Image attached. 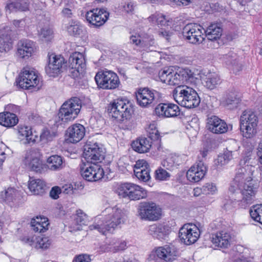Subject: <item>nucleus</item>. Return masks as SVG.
Returning a JSON list of instances; mask_svg holds the SVG:
<instances>
[{"instance_id":"864d4df0","label":"nucleus","mask_w":262,"mask_h":262,"mask_svg":"<svg viewBox=\"0 0 262 262\" xmlns=\"http://www.w3.org/2000/svg\"><path fill=\"white\" fill-rule=\"evenodd\" d=\"M75 220L78 225H85L88 220V216L82 210L79 209L76 211Z\"/></svg>"},{"instance_id":"e433bc0d","label":"nucleus","mask_w":262,"mask_h":262,"mask_svg":"<svg viewBox=\"0 0 262 262\" xmlns=\"http://www.w3.org/2000/svg\"><path fill=\"white\" fill-rule=\"evenodd\" d=\"M28 188L34 195H42L45 192V183L40 179H31L29 181Z\"/></svg>"},{"instance_id":"5fc2aeb1","label":"nucleus","mask_w":262,"mask_h":262,"mask_svg":"<svg viewBox=\"0 0 262 262\" xmlns=\"http://www.w3.org/2000/svg\"><path fill=\"white\" fill-rule=\"evenodd\" d=\"M67 31L70 35L75 36L79 35L82 32V29L77 23L72 22L67 27Z\"/></svg>"},{"instance_id":"f03ea898","label":"nucleus","mask_w":262,"mask_h":262,"mask_svg":"<svg viewBox=\"0 0 262 262\" xmlns=\"http://www.w3.org/2000/svg\"><path fill=\"white\" fill-rule=\"evenodd\" d=\"M110 116L120 121V127L124 130H130L133 127L131 120L133 107L131 103L125 99H118L108 107Z\"/></svg>"},{"instance_id":"9b49d317","label":"nucleus","mask_w":262,"mask_h":262,"mask_svg":"<svg viewBox=\"0 0 262 262\" xmlns=\"http://www.w3.org/2000/svg\"><path fill=\"white\" fill-rule=\"evenodd\" d=\"M80 172L83 179L88 181H97L103 178L104 171L101 166L95 163H82Z\"/></svg>"},{"instance_id":"20e7f679","label":"nucleus","mask_w":262,"mask_h":262,"mask_svg":"<svg viewBox=\"0 0 262 262\" xmlns=\"http://www.w3.org/2000/svg\"><path fill=\"white\" fill-rule=\"evenodd\" d=\"M174 100L178 104L188 108H194L200 103V98L196 91L187 85H179L172 91Z\"/></svg>"},{"instance_id":"f8f14e48","label":"nucleus","mask_w":262,"mask_h":262,"mask_svg":"<svg viewBox=\"0 0 262 262\" xmlns=\"http://www.w3.org/2000/svg\"><path fill=\"white\" fill-rule=\"evenodd\" d=\"M159 98L158 92L147 88L140 89L136 93L137 103L143 107H148L155 104Z\"/></svg>"},{"instance_id":"a19ab883","label":"nucleus","mask_w":262,"mask_h":262,"mask_svg":"<svg viewBox=\"0 0 262 262\" xmlns=\"http://www.w3.org/2000/svg\"><path fill=\"white\" fill-rule=\"evenodd\" d=\"M51 243V240L49 237L36 236L34 248L36 249L46 250L50 247Z\"/></svg>"},{"instance_id":"0eeeda50","label":"nucleus","mask_w":262,"mask_h":262,"mask_svg":"<svg viewBox=\"0 0 262 262\" xmlns=\"http://www.w3.org/2000/svg\"><path fill=\"white\" fill-rule=\"evenodd\" d=\"M138 213L142 220L156 221L161 217L162 209L159 205L152 202H143L139 204Z\"/></svg>"},{"instance_id":"8fccbe9b","label":"nucleus","mask_w":262,"mask_h":262,"mask_svg":"<svg viewBox=\"0 0 262 262\" xmlns=\"http://www.w3.org/2000/svg\"><path fill=\"white\" fill-rule=\"evenodd\" d=\"M16 190L14 188L9 187L0 193V199L4 201L11 202L15 195Z\"/></svg>"},{"instance_id":"412c9836","label":"nucleus","mask_w":262,"mask_h":262,"mask_svg":"<svg viewBox=\"0 0 262 262\" xmlns=\"http://www.w3.org/2000/svg\"><path fill=\"white\" fill-rule=\"evenodd\" d=\"M109 13L103 8L93 9L85 14L87 21L96 27L103 25L107 20Z\"/></svg>"},{"instance_id":"4d7b16f0","label":"nucleus","mask_w":262,"mask_h":262,"mask_svg":"<svg viewBox=\"0 0 262 262\" xmlns=\"http://www.w3.org/2000/svg\"><path fill=\"white\" fill-rule=\"evenodd\" d=\"M156 21L158 25L161 26H166L168 25L169 20L166 18L165 15L158 14L157 16H153Z\"/></svg>"},{"instance_id":"dca6fc26","label":"nucleus","mask_w":262,"mask_h":262,"mask_svg":"<svg viewBox=\"0 0 262 262\" xmlns=\"http://www.w3.org/2000/svg\"><path fill=\"white\" fill-rule=\"evenodd\" d=\"M83 156L86 162L99 164L104 159V153L97 143L89 142L84 146Z\"/></svg>"},{"instance_id":"6e6552de","label":"nucleus","mask_w":262,"mask_h":262,"mask_svg":"<svg viewBox=\"0 0 262 262\" xmlns=\"http://www.w3.org/2000/svg\"><path fill=\"white\" fill-rule=\"evenodd\" d=\"M119 195L122 198H128L130 200H139L147 196L146 191L141 187L133 183H124L118 188Z\"/></svg>"},{"instance_id":"c03bdc74","label":"nucleus","mask_w":262,"mask_h":262,"mask_svg":"<svg viewBox=\"0 0 262 262\" xmlns=\"http://www.w3.org/2000/svg\"><path fill=\"white\" fill-rule=\"evenodd\" d=\"M250 214L253 220L262 224V204L253 206L250 210Z\"/></svg>"},{"instance_id":"6ab92c4d","label":"nucleus","mask_w":262,"mask_h":262,"mask_svg":"<svg viewBox=\"0 0 262 262\" xmlns=\"http://www.w3.org/2000/svg\"><path fill=\"white\" fill-rule=\"evenodd\" d=\"M13 31L6 24L0 26V53H6L13 47Z\"/></svg>"},{"instance_id":"69168bd1","label":"nucleus","mask_w":262,"mask_h":262,"mask_svg":"<svg viewBox=\"0 0 262 262\" xmlns=\"http://www.w3.org/2000/svg\"><path fill=\"white\" fill-rule=\"evenodd\" d=\"M51 138L50 132L48 130H43L40 136V140L45 142L50 140Z\"/></svg>"},{"instance_id":"603ef678","label":"nucleus","mask_w":262,"mask_h":262,"mask_svg":"<svg viewBox=\"0 0 262 262\" xmlns=\"http://www.w3.org/2000/svg\"><path fill=\"white\" fill-rule=\"evenodd\" d=\"M170 174L166 170L160 167L155 171V178L159 181H166L169 179Z\"/></svg>"},{"instance_id":"5701e85b","label":"nucleus","mask_w":262,"mask_h":262,"mask_svg":"<svg viewBox=\"0 0 262 262\" xmlns=\"http://www.w3.org/2000/svg\"><path fill=\"white\" fill-rule=\"evenodd\" d=\"M155 113L159 117H175L180 114L179 107L173 103H160L155 108Z\"/></svg>"},{"instance_id":"a878e982","label":"nucleus","mask_w":262,"mask_h":262,"mask_svg":"<svg viewBox=\"0 0 262 262\" xmlns=\"http://www.w3.org/2000/svg\"><path fill=\"white\" fill-rule=\"evenodd\" d=\"M35 43L30 40H21L17 47L18 55L21 58H29L36 51Z\"/></svg>"},{"instance_id":"37998d69","label":"nucleus","mask_w":262,"mask_h":262,"mask_svg":"<svg viewBox=\"0 0 262 262\" xmlns=\"http://www.w3.org/2000/svg\"><path fill=\"white\" fill-rule=\"evenodd\" d=\"M18 133L19 136L25 137L28 143L35 142V136L32 135L30 127L25 126L19 127Z\"/></svg>"},{"instance_id":"1a4fd4ad","label":"nucleus","mask_w":262,"mask_h":262,"mask_svg":"<svg viewBox=\"0 0 262 262\" xmlns=\"http://www.w3.org/2000/svg\"><path fill=\"white\" fill-rule=\"evenodd\" d=\"M95 79L98 86L103 89H115L120 84L118 76L111 71L98 72L95 77Z\"/></svg>"},{"instance_id":"ea45409f","label":"nucleus","mask_w":262,"mask_h":262,"mask_svg":"<svg viewBox=\"0 0 262 262\" xmlns=\"http://www.w3.org/2000/svg\"><path fill=\"white\" fill-rule=\"evenodd\" d=\"M179 158L174 155H169L162 162V165L169 170H173L177 168L178 164Z\"/></svg>"},{"instance_id":"c9c22d12","label":"nucleus","mask_w":262,"mask_h":262,"mask_svg":"<svg viewBox=\"0 0 262 262\" xmlns=\"http://www.w3.org/2000/svg\"><path fill=\"white\" fill-rule=\"evenodd\" d=\"M204 31L208 39L213 41L220 38L222 29L217 24H211L205 30H204Z\"/></svg>"},{"instance_id":"72a5a7b5","label":"nucleus","mask_w":262,"mask_h":262,"mask_svg":"<svg viewBox=\"0 0 262 262\" xmlns=\"http://www.w3.org/2000/svg\"><path fill=\"white\" fill-rule=\"evenodd\" d=\"M29 0H16L7 4L5 7L6 11H26L29 10Z\"/></svg>"},{"instance_id":"e2e57ef3","label":"nucleus","mask_w":262,"mask_h":262,"mask_svg":"<svg viewBox=\"0 0 262 262\" xmlns=\"http://www.w3.org/2000/svg\"><path fill=\"white\" fill-rule=\"evenodd\" d=\"M61 190L58 186L53 187L50 192V196L53 199H57L59 198V194L61 193Z\"/></svg>"},{"instance_id":"09e8293b","label":"nucleus","mask_w":262,"mask_h":262,"mask_svg":"<svg viewBox=\"0 0 262 262\" xmlns=\"http://www.w3.org/2000/svg\"><path fill=\"white\" fill-rule=\"evenodd\" d=\"M111 246L110 250L116 252L119 250H123L126 247V243L125 241L112 239L109 244Z\"/></svg>"},{"instance_id":"aec40b11","label":"nucleus","mask_w":262,"mask_h":262,"mask_svg":"<svg viewBox=\"0 0 262 262\" xmlns=\"http://www.w3.org/2000/svg\"><path fill=\"white\" fill-rule=\"evenodd\" d=\"M65 64V59L62 56L51 54L49 55L48 65L45 68L46 72L50 77H56Z\"/></svg>"},{"instance_id":"7ed1b4c3","label":"nucleus","mask_w":262,"mask_h":262,"mask_svg":"<svg viewBox=\"0 0 262 262\" xmlns=\"http://www.w3.org/2000/svg\"><path fill=\"white\" fill-rule=\"evenodd\" d=\"M105 217L102 220L89 226L91 230H97L103 234L106 231H112L124 222V213L123 211L116 207H108L103 212Z\"/></svg>"},{"instance_id":"13d9d810","label":"nucleus","mask_w":262,"mask_h":262,"mask_svg":"<svg viewBox=\"0 0 262 262\" xmlns=\"http://www.w3.org/2000/svg\"><path fill=\"white\" fill-rule=\"evenodd\" d=\"M234 151L231 150V148L229 147L227 148L224 151V153L220 154V155L224 157L226 162L228 163L233 158V152Z\"/></svg>"},{"instance_id":"c85d7f7f","label":"nucleus","mask_w":262,"mask_h":262,"mask_svg":"<svg viewBox=\"0 0 262 262\" xmlns=\"http://www.w3.org/2000/svg\"><path fill=\"white\" fill-rule=\"evenodd\" d=\"M230 234L226 231H221L212 235V243L217 247L226 248L229 245L231 241Z\"/></svg>"},{"instance_id":"3c124183","label":"nucleus","mask_w":262,"mask_h":262,"mask_svg":"<svg viewBox=\"0 0 262 262\" xmlns=\"http://www.w3.org/2000/svg\"><path fill=\"white\" fill-rule=\"evenodd\" d=\"M147 132L148 134V138L151 139V141L152 140H158L160 139V133L158 130L155 124H149L147 128Z\"/></svg>"},{"instance_id":"79ce46f5","label":"nucleus","mask_w":262,"mask_h":262,"mask_svg":"<svg viewBox=\"0 0 262 262\" xmlns=\"http://www.w3.org/2000/svg\"><path fill=\"white\" fill-rule=\"evenodd\" d=\"M225 101L228 106L232 105L230 108H233L237 106L238 104L240 103L241 99L237 93L231 92L227 94Z\"/></svg>"},{"instance_id":"423d86ee","label":"nucleus","mask_w":262,"mask_h":262,"mask_svg":"<svg viewBox=\"0 0 262 262\" xmlns=\"http://www.w3.org/2000/svg\"><path fill=\"white\" fill-rule=\"evenodd\" d=\"M258 117L250 110L244 111L240 117V128L243 137L252 138L257 133Z\"/></svg>"},{"instance_id":"2eb2a0df","label":"nucleus","mask_w":262,"mask_h":262,"mask_svg":"<svg viewBox=\"0 0 262 262\" xmlns=\"http://www.w3.org/2000/svg\"><path fill=\"white\" fill-rule=\"evenodd\" d=\"M40 156L41 154L38 149L27 151L24 160L26 168L36 172H41L46 168V165L40 160Z\"/></svg>"},{"instance_id":"b1692460","label":"nucleus","mask_w":262,"mask_h":262,"mask_svg":"<svg viewBox=\"0 0 262 262\" xmlns=\"http://www.w3.org/2000/svg\"><path fill=\"white\" fill-rule=\"evenodd\" d=\"M207 172V167L204 162L199 160L187 172L186 177L191 182H198L202 180Z\"/></svg>"},{"instance_id":"bb28decb","label":"nucleus","mask_w":262,"mask_h":262,"mask_svg":"<svg viewBox=\"0 0 262 262\" xmlns=\"http://www.w3.org/2000/svg\"><path fill=\"white\" fill-rule=\"evenodd\" d=\"M85 128L80 124H75L67 130L68 140L70 142L77 143L80 141L85 135Z\"/></svg>"},{"instance_id":"6e6d98bb","label":"nucleus","mask_w":262,"mask_h":262,"mask_svg":"<svg viewBox=\"0 0 262 262\" xmlns=\"http://www.w3.org/2000/svg\"><path fill=\"white\" fill-rule=\"evenodd\" d=\"M201 190L205 194H213L217 191V187L214 183H208L204 185Z\"/></svg>"},{"instance_id":"4c0bfd02","label":"nucleus","mask_w":262,"mask_h":262,"mask_svg":"<svg viewBox=\"0 0 262 262\" xmlns=\"http://www.w3.org/2000/svg\"><path fill=\"white\" fill-rule=\"evenodd\" d=\"M31 225L32 229L35 232H44L48 229L49 225L46 218L39 219L37 217L36 219H33L31 221Z\"/></svg>"},{"instance_id":"338daca9","label":"nucleus","mask_w":262,"mask_h":262,"mask_svg":"<svg viewBox=\"0 0 262 262\" xmlns=\"http://www.w3.org/2000/svg\"><path fill=\"white\" fill-rule=\"evenodd\" d=\"M257 150V156L258 162L262 164V140L259 142Z\"/></svg>"},{"instance_id":"0e129e2a","label":"nucleus","mask_w":262,"mask_h":262,"mask_svg":"<svg viewBox=\"0 0 262 262\" xmlns=\"http://www.w3.org/2000/svg\"><path fill=\"white\" fill-rule=\"evenodd\" d=\"M224 158L219 155L217 158L214 160V165L217 167H220L226 165L227 163L225 161Z\"/></svg>"},{"instance_id":"f704fd0d","label":"nucleus","mask_w":262,"mask_h":262,"mask_svg":"<svg viewBox=\"0 0 262 262\" xmlns=\"http://www.w3.org/2000/svg\"><path fill=\"white\" fill-rule=\"evenodd\" d=\"M18 117L14 113L8 112L0 113V124L4 126L13 127L18 123Z\"/></svg>"},{"instance_id":"a18cd8bd","label":"nucleus","mask_w":262,"mask_h":262,"mask_svg":"<svg viewBox=\"0 0 262 262\" xmlns=\"http://www.w3.org/2000/svg\"><path fill=\"white\" fill-rule=\"evenodd\" d=\"M38 35L42 41H48L53 37V31L49 27H45L38 31Z\"/></svg>"},{"instance_id":"774afa93","label":"nucleus","mask_w":262,"mask_h":262,"mask_svg":"<svg viewBox=\"0 0 262 262\" xmlns=\"http://www.w3.org/2000/svg\"><path fill=\"white\" fill-rule=\"evenodd\" d=\"M208 151V149L205 148L203 150L200 151V155L198 157V161L201 160L204 162V160L206 159L207 156Z\"/></svg>"},{"instance_id":"473e14b6","label":"nucleus","mask_w":262,"mask_h":262,"mask_svg":"<svg viewBox=\"0 0 262 262\" xmlns=\"http://www.w3.org/2000/svg\"><path fill=\"white\" fill-rule=\"evenodd\" d=\"M223 59L227 65L230 66L234 72H237L242 70V64L238 61V58L236 53L230 51L228 54L224 55Z\"/></svg>"},{"instance_id":"f257e3e1","label":"nucleus","mask_w":262,"mask_h":262,"mask_svg":"<svg viewBox=\"0 0 262 262\" xmlns=\"http://www.w3.org/2000/svg\"><path fill=\"white\" fill-rule=\"evenodd\" d=\"M247 159L241 160L239 163L240 167L238 168L233 182L229 187V191L235 196L232 199L235 201H239L242 195V200L247 203H251L255 198L258 185L254 183L252 178L254 167L251 165L246 164Z\"/></svg>"},{"instance_id":"052dcab7","label":"nucleus","mask_w":262,"mask_h":262,"mask_svg":"<svg viewBox=\"0 0 262 262\" xmlns=\"http://www.w3.org/2000/svg\"><path fill=\"white\" fill-rule=\"evenodd\" d=\"M143 38V37H142L139 34L133 35L130 37V43L141 47L142 40Z\"/></svg>"},{"instance_id":"ddd939ff","label":"nucleus","mask_w":262,"mask_h":262,"mask_svg":"<svg viewBox=\"0 0 262 262\" xmlns=\"http://www.w3.org/2000/svg\"><path fill=\"white\" fill-rule=\"evenodd\" d=\"M69 67L71 69V76L73 78H81L84 74L86 64L84 55L79 52L73 53L69 58Z\"/></svg>"},{"instance_id":"4be33fe9","label":"nucleus","mask_w":262,"mask_h":262,"mask_svg":"<svg viewBox=\"0 0 262 262\" xmlns=\"http://www.w3.org/2000/svg\"><path fill=\"white\" fill-rule=\"evenodd\" d=\"M206 127L211 132L217 134L225 133L229 128L230 129L232 128L230 125H228L224 120L216 116H211L208 118Z\"/></svg>"},{"instance_id":"cd10ccee","label":"nucleus","mask_w":262,"mask_h":262,"mask_svg":"<svg viewBox=\"0 0 262 262\" xmlns=\"http://www.w3.org/2000/svg\"><path fill=\"white\" fill-rule=\"evenodd\" d=\"M171 231V228L164 224H153L149 227L148 230L149 234L160 240L164 239Z\"/></svg>"},{"instance_id":"49530a36","label":"nucleus","mask_w":262,"mask_h":262,"mask_svg":"<svg viewBox=\"0 0 262 262\" xmlns=\"http://www.w3.org/2000/svg\"><path fill=\"white\" fill-rule=\"evenodd\" d=\"M140 48L147 51H155L157 49L154 39L149 37H143Z\"/></svg>"},{"instance_id":"4468645a","label":"nucleus","mask_w":262,"mask_h":262,"mask_svg":"<svg viewBox=\"0 0 262 262\" xmlns=\"http://www.w3.org/2000/svg\"><path fill=\"white\" fill-rule=\"evenodd\" d=\"M203 28L196 24H188L183 29L184 38L192 44H200L204 39L203 37Z\"/></svg>"},{"instance_id":"680f3d73","label":"nucleus","mask_w":262,"mask_h":262,"mask_svg":"<svg viewBox=\"0 0 262 262\" xmlns=\"http://www.w3.org/2000/svg\"><path fill=\"white\" fill-rule=\"evenodd\" d=\"M90 255L87 254H80L75 257L73 262H91Z\"/></svg>"},{"instance_id":"c756f323","label":"nucleus","mask_w":262,"mask_h":262,"mask_svg":"<svg viewBox=\"0 0 262 262\" xmlns=\"http://www.w3.org/2000/svg\"><path fill=\"white\" fill-rule=\"evenodd\" d=\"M147 166L146 161L142 160L138 161L135 166V175L143 182H147L150 179V170Z\"/></svg>"},{"instance_id":"de8ad7c7","label":"nucleus","mask_w":262,"mask_h":262,"mask_svg":"<svg viewBox=\"0 0 262 262\" xmlns=\"http://www.w3.org/2000/svg\"><path fill=\"white\" fill-rule=\"evenodd\" d=\"M180 74L181 76L182 83H183L184 81L193 82L195 79H196L194 73L191 70L187 68L181 70L180 71Z\"/></svg>"},{"instance_id":"2f4dec72","label":"nucleus","mask_w":262,"mask_h":262,"mask_svg":"<svg viewBox=\"0 0 262 262\" xmlns=\"http://www.w3.org/2000/svg\"><path fill=\"white\" fill-rule=\"evenodd\" d=\"M202 83L207 88L212 90L221 83L220 76L215 72H208L202 77Z\"/></svg>"},{"instance_id":"a211bd4d","label":"nucleus","mask_w":262,"mask_h":262,"mask_svg":"<svg viewBox=\"0 0 262 262\" xmlns=\"http://www.w3.org/2000/svg\"><path fill=\"white\" fill-rule=\"evenodd\" d=\"M179 234L181 241L189 245L196 242L200 236V231L195 225L185 224L180 228Z\"/></svg>"},{"instance_id":"9d476101","label":"nucleus","mask_w":262,"mask_h":262,"mask_svg":"<svg viewBox=\"0 0 262 262\" xmlns=\"http://www.w3.org/2000/svg\"><path fill=\"white\" fill-rule=\"evenodd\" d=\"M155 256L165 262H172L179 256V251L174 245H166L155 248L149 255V258L152 260Z\"/></svg>"},{"instance_id":"58836bf2","label":"nucleus","mask_w":262,"mask_h":262,"mask_svg":"<svg viewBox=\"0 0 262 262\" xmlns=\"http://www.w3.org/2000/svg\"><path fill=\"white\" fill-rule=\"evenodd\" d=\"M47 162L49 168L52 170H58L63 167L62 157L56 155L49 157Z\"/></svg>"},{"instance_id":"bf43d9fd","label":"nucleus","mask_w":262,"mask_h":262,"mask_svg":"<svg viewBox=\"0 0 262 262\" xmlns=\"http://www.w3.org/2000/svg\"><path fill=\"white\" fill-rule=\"evenodd\" d=\"M36 237V236H24V237H21L20 238V240L24 244H27V245L31 246L32 247L34 248Z\"/></svg>"},{"instance_id":"39448f33","label":"nucleus","mask_w":262,"mask_h":262,"mask_svg":"<svg viewBox=\"0 0 262 262\" xmlns=\"http://www.w3.org/2000/svg\"><path fill=\"white\" fill-rule=\"evenodd\" d=\"M81 102L78 97H73L65 102L61 106L58 114L59 119L67 123L74 120L80 112Z\"/></svg>"},{"instance_id":"7c9ffc66","label":"nucleus","mask_w":262,"mask_h":262,"mask_svg":"<svg viewBox=\"0 0 262 262\" xmlns=\"http://www.w3.org/2000/svg\"><path fill=\"white\" fill-rule=\"evenodd\" d=\"M151 139L145 137H141L132 143L133 149L139 153H145L149 151L151 147Z\"/></svg>"},{"instance_id":"f3484780","label":"nucleus","mask_w":262,"mask_h":262,"mask_svg":"<svg viewBox=\"0 0 262 262\" xmlns=\"http://www.w3.org/2000/svg\"><path fill=\"white\" fill-rule=\"evenodd\" d=\"M39 81V80L36 73L30 68H26L20 73L17 82L20 88L29 89L37 85Z\"/></svg>"},{"instance_id":"393cba45","label":"nucleus","mask_w":262,"mask_h":262,"mask_svg":"<svg viewBox=\"0 0 262 262\" xmlns=\"http://www.w3.org/2000/svg\"><path fill=\"white\" fill-rule=\"evenodd\" d=\"M160 80L167 84L171 85H182L181 76L179 73L173 71L171 68H167L159 72Z\"/></svg>"}]
</instances>
